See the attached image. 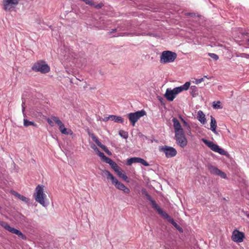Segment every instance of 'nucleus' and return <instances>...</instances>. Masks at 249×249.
I'll return each mask as SVG.
<instances>
[{
  "instance_id": "nucleus-1",
  "label": "nucleus",
  "mask_w": 249,
  "mask_h": 249,
  "mask_svg": "<svg viewBox=\"0 0 249 249\" xmlns=\"http://www.w3.org/2000/svg\"><path fill=\"white\" fill-rule=\"evenodd\" d=\"M190 86V83L187 82L184 85L180 87H176L173 89L168 88L164 96L168 101H172L178 93L188 89Z\"/></svg>"
},
{
  "instance_id": "nucleus-2",
  "label": "nucleus",
  "mask_w": 249,
  "mask_h": 249,
  "mask_svg": "<svg viewBox=\"0 0 249 249\" xmlns=\"http://www.w3.org/2000/svg\"><path fill=\"white\" fill-rule=\"evenodd\" d=\"M103 176H106L107 179H110L112 183L117 189L123 191L126 194L130 193L129 189L126 187L124 184L119 182L108 171L104 170L103 171Z\"/></svg>"
},
{
  "instance_id": "nucleus-3",
  "label": "nucleus",
  "mask_w": 249,
  "mask_h": 249,
  "mask_svg": "<svg viewBox=\"0 0 249 249\" xmlns=\"http://www.w3.org/2000/svg\"><path fill=\"white\" fill-rule=\"evenodd\" d=\"M35 191L34 196L36 201L45 206L46 195L44 193V186L38 185L36 187Z\"/></svg>"
},
{
  "instance_id": "nucleus-4",
  "label": "nucleus",
  "mask_w": 249,
  "mask_h": 249,
  "mask_svg": "<svg viewBox=\"0 0 249 249\" xmlns=\"http://www.w3.org/2000/svg\"><path fill=\"white\" fill-rule=\"evenodd\" d=\"M32 70L35 72L46 73L50 71V68L45 61L40 60L34 63L32 67Z\"/></svg>"
},
{
  "instance_id": "nucleus-5",
  "label": "nucleus",
  "mask_w": 249,
  "mask_h": 249,
  "mask_svg": "<svg viewBox=\"0 0 249 249\" xmlns=\"http://www.w3.org/2000/svg\"><path fill=\"white\" fill-rule=\"evenodd\" d=\"M176 53L169 51H163L160 56V61L163 63H168L173 62L177 58Z\"/></svg>"
},
{
  "instance_id": "nucleus-6",
  "label": "nucleus",
  "mask_w": 249,
  "mask_h": 249,
  "mask_svg": "<svg viewBox=\"0 0 249 249\" xmlns=\"http://www.w3.org/2000/svg\"><path fill=\"white\" fill-rule=\"evenodd\" d=\"M20 0H2V9L6 12H11L19 4Z\"/></svg>"
},
{
  "instance_id": "nucleus-7",
  "label": "nucleus",
  "mask_w": 249,
  "mask_h": 249,
  "mask_svg": "<svg viewBox=\"0 0 249 249\" xmlns=\"http://www.w3.org/2000/svg\"><path fill=\"white\" fill-rule=\"evenodd\" d=\"M202 141L213 151L217 152L222 155L227 156L228 155L227 151L220 148L218 145L214 144L213 142L205 139H202Z\"/></svg>"
},
{
  "instance_id": "nucleus-8",
  "label": "nucleus",
  "mask_w": 249,
  "mask_h": 249,
  "mask_svg": "<svg viewBox=\"0 0 249 249\" xmlns=\"http://www.w3.org/2000/svg\"><path fill=\"white\" fill-rule=\"evenodd\" d=\"M145 115V111L144 110H142L134 113H130L128 114L127 116L131 124L134 126L138 120Z\"/></svg>"
},
{
  "instance_id": "nucleus-9",
  "label": "nucleus",
  "mask_w": 249,
  "mask_h": 249,
  "mask_svg": "<svg viewBox=\"0 0 249 249\" xmlns=\"http://www.w3.org/2000/svg\"><path fill=\"white\" fill-rule=\"evenodd\" d=\"M159 150L160 152H163L166 157L168 158L174 157L177 154V151L175 148L167 145L160 146Z\"/></svg>"
},
{
  "instance_id": "nucleus-10",
  "label": "nucleus",
  "mask_w": 249,
  "mask_h": 249,
  "mask_svg": "<svg viewBox=\"0 0 249 249\" xmlns=\"http://www.w3.org/2000/svg\"><path fill=\"white\" fill-rule=\"evenodd\" d=\"M175 140L177 144L181 147L183 148L187 144V140L185 136L184 131L175 133Z\"/></svg>"
},
{
  "instance_id": "nucleus-11",
  "label": "nucleus",
  "mask_w": 249,
  "mask_h": 249,
  "mask_svg": "<svg viewBox=\"0 0 249 249\" xmlns=\"http://www.w3.org/2000/svg\"><path fill=\"white\" fill-rule=\"evenodd\" d=\"M1 225L9 232L17 235L18 237H19L20 238L23 240L26 239V236L24 234H23L19 230L16 229L14 228L11 227L8 224L5 223H2Z\"/></svg>"
},
{
  "instance_id": "nucleus-12",
  "label": "nucleus",
  "mask_w": 249,
  "mask_h": 249,
  "mask_svg": "<svg viewBox=\"0 0 249 249\" xmlns=\"http://www.w3.org/2000/svg\"><path fill=\"white\" fill-rule=\"evenodd\" d=\"M134 163H140L145 166L149 165V163L144 159L138 157H133L127 159L126 164L129 166Z\"/></svg>"
},
{
  "instance_id": "nucleus-13",
  "label": "nucleus",
  "mask_w": 249,
  "mask_h": 249,
  "mask_svg": "<svg viewBox=\"0 0 249 249\" xmlns=\"http://www.w3.org/2000/svg\"><path fill=\"white\" fill-rule=\"evenodd\" d=\"M244 237L245 236L243 232L235 230L232 232L231 239L234 242L240 243L243 242Z\"/></svg>"
},
{
  "instance_id": "nucleus-14",
  "label": "nucleus",
  "mask_w": 249,
  "mask_h": 249,
  "mask_svg": "<svg viewBox=\"0 0 249 249\" xmlns=\"http://www.w3.org/2000/svg\"><path fill=\"white\" fill-rule=\"evenodd\" d=\"M208 168L212 174L218 175L223 178H226V174L216 167L210 165L208 166Z\"/></svg>"
},
{
  "instance_id": "nucleus-15",
  "label": "nucleus",
  "mask_w": 249,
  "mask_h": 249,
  "mask_svg": "<svg viewBox=\"0 0 249 249\" xmlns=\"http://www.w3.org/2000/svg\"><path fill=\"white\" fill-rule=\"evenodd\" d=\"M172 122L173 123V126L175 129V133H176V132L178 133L184 131L180 123L176 118H173L172 119Z\"/></svg>"
},
{
  "instance_id": "nucleus-16",
  "label": "nucleus",
  "mask_w": 249,
  "mask_h": 249,
  "mask_svg": "<svg viewBox=\"0 0 249 249\" xmlns=\"http://www.w3.org/2000/svg\"><path fill=\"white\" fill-rule=\"evenodd\" d=\"M108 120H111L112 121H114L116 123H119L122 124L123 123L124 121V119L122 117L117 116L113 115H109L106 119V121H107Z\"/></svg>"
},
{
  "instance_id": "nucleus-17",
  "label": "nucleus",
  "mask_w": 249,
  "mask_h": 249,
  "mask_svg": "<svg viewBox=\"0 0 249 249\" xmlns=\"http://www.w3.org/2000/svg\"><path fill=\"white\" fill-rule=\"evenodd\" d=\"M59 126V129L60 131L63 134L68 135V134H72V132L70 129H67L65 127L64 124L61 122V124L58 125Z\"/></svg>"
},
{
  "instance_id": "nucleus-18",
  "label": "nucleus",
  "mask_w": 249,
  "mask_h": 249,
  "mask_svg": "<svg viewBox=\"0 0 249 249\" xmlns=\"http://www.w3.org/2000/svg\"><path fill=\"white\" fill-rule=\"evenodd\" d=\"M211 129L215 134H217L216 128L217 126L216 121L212 116L211 117Z\"/></svg>"
},
{
  "instance_id": "nucleus-19",
  "label": "nucleus",
  "mask_w": 249,
  "mask_h": 249,
  "mask_svg": "<svg viewBox=\"0 0 249 249\" xmlns=\"http://www.w3.org/2000/svg\"><path fill=\"white\" fill-rule=\"evenodd\" d=\"M91 147L94 149V150L97 152L98 156L102 158V159L105 161L106 162V161L107 160V159H108V158L106 157L105 154H104V153L100 151L99 150V149H98V148L95 145H93V146H91Z\"/></svg>"
},
{
  "instance_id": "nucleus-20",
  "label": "nucleus",
  "mask_w": 249,
  "mask_h": 249,
  "mask_svg": "<svg viewBox=\"0 0 249 249\" xmlns=\"http://www.w3.org/2000/svg\"><path fill=\"white\" fill-rule=\"evenodd\" d=\"M198 120L202 123V124H204L206 123V118H205V115L203 113V112L199 110L198 113Z\"/></svg>"
},
{
  "instance_id": "nucleus-21",
  "label": "nucleus",
  "mask_w": 249,
  "mask_h": 249,
  "mask_svg": "<svg viewBox=\"0 0 249 249\" xmlns=\"http://www.w3.org/2000/svg\"><path fill=\"white\" fill-rule=\"evenodd\" d=\"M158 212L164 218L166 219L168 222L169 221V218H172L165 212L163 211L161 209L159 210V211Z\"/></svg>"
},
{
  "instance_id": "nucleus-22",
  "label": "nucleus",
  "mask_w": 249,
  "mask_h": 249,
  "mask_svg": "<svg viewBox=\"0 0 249 249\" xmlns=\"http://www.w3.org/2000/svg\"><path fill=\"white\" fill-rule=\"evenodd\" d=\"M23 124L25 127H27L30 125H33L35 127L37 126L36 124L34 122L29 121L27 120V119H24Z\"/></svg>"
},
{
  "instance_id": "nucleus-23",
  "label": "nucleus",
  "mask_w": 249,
  "mask_h": 249,
  "mask_svg": "<svg viewBox=\"0 0 249 249\" xmlns=\"http://www.w3.org/2000/svg\"><path fill=\"white\" fill-rule=\"evenodd\" d=\"M116 173L120 178H122L124 181H127L128 178L125 174L123 172L121 169Z\"/></svg>"
},
{
  "instance_id": "nucleus-24",
  "label": "nucleus",
  "mask_w": 249,
  "mask_h": 249,
  "mask_svg": "<svg viewBox=\"0 0 249 249\" xmlns=\"http://www.w3.org/2000/svg\"><path fill=\"white\" fill-rule=\"evenodd\" d=\"M169 222L171 223L179 231H180L181 232L182 231V229L179 226H178L177 224V223L174 221V220L172 218H169Z\"/></svg>"
},
{
  "instance_id": "nucleus-25",
  "label": "nucleus",
  "mask_w": 249,
  "mask_h": 249,
  "mask_svg": "<svg viewBox=\"0 0 249 249\" xmlns=\"http://www.w3.org/2000/svg\"><path fill=\"white\" fill-rule=\"evenodd\" d=\"M15 195L17 197H18L19 199L23 201L27 202L28 201V199L27 197H26L25 196L18 194V193H16Z\"/></svg>"
},
{
  "instance_id": "nucleus-26",
  "label": "nucleus",
  "mask_w": 249,
  "mask_h": 249,
  "mask_svg": "<svg viewBox=\"0 0 249 249\" xmlns=\"http://www.w3.org/2000/svg\"><path fill=\"white\" fill-rule=\"evenodd\" d=\"M213 107L215 109L222 108V107L221 105V102L220 101L213 102Z\"/></svg>"
},
{
  "instance_id": "nucleus-27",
  "label": "nucleus",
  "mask_w": 249,
  "mask_h": 249,
  "mask_svg": "<svg viewBox=\"0 0 249 249\" xmlns=\"http://www.w3.org/2000/svg\"><path fill=\"white\" fill-rule=\"evenodd\" d=\"M52 119H53L54 123H55L57 125L61 124V122H62L58 117L52 115Z\"/></svg>"
},
{
  "instance_id": "nucleus-28",
  "label": "nucleus",
  "mask_w": 249,
  "mask_h": 249,
  "mask_svg": "<svg viewBox=\"0 0 249 249\" xmlns=\"http://www.w3.org/2000/svg\"><path fill=\"white\" fill-rule=\"evenodd\" d=\"M151 205L152 206V207L156 209L157 212L159 211L161 208L158 206V205L156 203V201L155 200L152 201L151 203Z\"/></svg>"
},
{
  "instance_id": "nucleus-29",
  "label": "nucleus",
  "mask_w": 249,
  "mask_h": 249,
  "mask_svg": "<svg viewBox=\"0 0 249 249\" xmlns=\"http://www.w3.org/2000/svg\"><path fill=\"white\" fill-rule=\"evenodd\" d=\"M91 138H92V140L97 144L98 146L100 145L101 142L96 136H95L93 134H92Z\"/></svg>"
},
{
  "instance_id": "nucleus-30",
  "label": "nucleus",
  "mask_w": 249,
  "mask_h": 249,
  "mask_svg": "<svg viewBox=\"0 0 249 249\" xmlns=\"http://www.w3.org/2000/svg\"><path fill=\"white\" fill-rule=\"evenodd\" d=\"M106 162L108 163L110 165L111 167H112L113 165H115V164L116 163V162L113 161L111 159L109 158L107 159Z\"/></svg>"
},
{
  "instance_id": "nucleus-31",
  "label": "nucleus",
  "mask_w": 249,
  "mask_h": 249,
  "mask_svg": "<svg viewBox=\"0 0 249 249\" xmlns=\"http://www.w3.org/2000/svg\"><path fill=\"white\" fill-rule=\"evenodd\" d=\"M208 55L209 56H210L211 58H213V59H214L215 60H217L219 58V57L218 56L215 54V53H208Z\"/></svg>"
},
{
  "instance_id": "nucleus-32",
  "label": "nucleus",
  "mask_w": 249,
  "mask_h": 249,
  "mask_svg": "<svg viewBox=\"0 0 249 249\" xmlns=\"http://www.w3.org/2000/svg\"><path fill=\"white\" fill-rule=\"evenodd\" d=\"M111 168L116 172H118L120 170H121V168L117 165L116 163L115 165H113Z\"/></svg>"
},
{
  "instance_id": "nucleus-33",
  "label": "nucleus",
  "mask_w": 249,
  "mask_h": 249,
  "mask_svg": "<svg viewBox=\"0 0 249 249\" xmlns=\"http://www.w3.org/2000/svg\"><path fill=\"white\" fill-rule=\"evenodd\" d=\"M46 120L49 125H50L51 126H54V124L53 119H52V116L50 117V118H47Z\"/></svg>"
},
{
  "instance_id": "nucleus-34",
  "label": "nucleus",
  "mask_w": 249,
  "mask_h": 249,
  "mask_svg": "<svg viewBox=\"0 0 249 249\" xmlns=\"http://www.w3.org/2000/svg\"><path fill=\"white\" fill-rule=\"evenodd\" d=\"M83 1L88 5L90 6L94 5V2L92 0H84Z\"/></svg>"
},
{
  "instance_id": "nucleus-35",
  "label": "nucleus",
  "mask_w": 249,
  "mask_h": 249,
  "mask_svg": "<svg viewBox=\"0 0 249 249\" xmlns=\"http://www.w3.org/2000/svg\"><path fill=\"white\" fill-rule=\"evenodd\" d=\"M92 6L97 9H99V8H101V7H102V6H103V4L102 3H100L99 4L95 5L94 3V5H92Z\"/></svg>"
},
{
  "instance_id": "nucleus-36",
  "label": "nucleus",
  "mask_w": 249,
  "mask_h": 249,
  "mask_svg": "<svg viewBox=\"0 0 249 249\" xmlns=\"http://www.w3.org/2000/svg\"><path fill=\"white\" fill-rule=\"evenodd\" d=\"M239 56H241L242 57H244L247 59H249V54L245 53H241L239 55Z\"/></svg>"
},
{
  "instance_id": "nucleus-37",
  "label": "nucleus",
  "mask_w": 249,
  "mask_h": 249,
  "mask_svg": "<svg viewBox=\"0 0 249 249\" xmlns=\"http://www.w3.org/2000/svg\"><path fill=\"white\" fill-rule=\"evenodd\" d=\"M203 81H204V78H201L200 79H196L195 80V83L196 84H198L201 83Z\"/></svg>"
},
{
  "instance_id": "nucleus-38",
  "label": "nucleus",
  "mask_w": 249,
  "mask_h": 249,
  "mask_svg": "<svg viewBox=\"0 0 249 249\" xmlns=\"http://www.w3.org/2000/svg\"><path fill=\"white\" fill-rule=\"evenodd\" d=\"M121 132L122 131H120L119 132V134L122 136L123 137V138H127L128 137V134L127 133H126L124 131H122V132L123 133H124V135H123L122 134H121Z\"/></svg>"
},
{
  "instance_id": "nucleus-39",
  "label": "nucleus",
  "mask_w": 249,
  "mask_h": 249,
  "mask_svg": "<svg viewBox=\"0 0 249 249\" xmlns=\"http://www.w3.org/2000/svg\"><path fill=\"white\" fill-rule=\"evenodd\" d=\"M146 197H147V199H148V200H149L151 203L152 202V201H154V200H153V199L152 198L151 196L150 195H148V194H146Z\"/></svg>"
},
{
  "instance_id": "nucleus-40",
  "label": "nucleus",
  "mask_w": 249,
  "mask_h": 249,
  "mask_svg": "<svg viewBox=\"0 0 249 249\" xmlns=\"http://www.w3.org/2000/svg\"><path fill=\"white\" fill-rule=\"evenodd\" d=\"M100 147H101L104 151L107 149V147L102 144L101 143H100V145H98Z\"/></svg>"
},
{
  "instance_id": "nucleus-41",
  "label": "nucleus",
  "mask_w": 249,
  "mask_h": 249,
  "mask_svg": "<svg viewBox=\"0 0 249 249\" xmlns=\"http://www.w3.org/2000/svg\"><path fill=\"white\" fill-rule=\"evenodd\" d=\"M179 117L181 119L182 122L184 124L186 125L187 124V122L181 116H180Z\"/></svg>"
},
{
  "instance_id": "nucleus-42",
  "label": "nucleus",
  "mask_w": 249,
  "mask_h": 249,
  "mask_svg": "<svg viewBox=\"0 0 249 249\" xmlns=\"http://www.w3.org/2000/svg\"><path fill=\"white\" fill-rule=\"evenodd\" d=\"M105 152L109 155L111 154V153L108 150L107 148Z\"/></svg>"
},
{
  "instance_id": "nucleus-43",
  "label": "nucleus",
  "mask_w": 249,
  "mask_h": 249,
  "mask_svg": "<svg viewBox=\"0 0 249 249\" xmlns=\"http://www.w3.org/2000/svg\"><path fill=\"white\" fill-rule=\"evenodd\" d=\"M24 103H22V112H24V110H25V107H24Z\"/></svg>"
},
{
  "instance_id": "nucleus-44",
  "label": "nucleus",
  "mask_w": 249,
  "mask_h": 249,
  "mask_svg": "<svg viewBox=\"0 0 249 249\" xmlns=\"http://www.w3.org/2000/svg\"><path fill=\"white\" fill-rule=\"evenodd\" d=\"M116 31V29H113L112 31L110 33L115 32Z\"/></svg>"
},
{
  "instance_id": "nucleus-45",
  "label": "nucleus",
  "mask_w": 249,
  "mask_h": 249,
  "mask_svg": "<svg viewBox=\"0 0 249 249\" xmlns=\"http://www.w3.org/2000/svg\"><path fill=\"white\" fill-rule=\"evenodd\" d=\"M73 54H74V53H72V55H71L72 58L74 57V56H73Z\"/></svg>"
},
{
  "instance_id": "nucleus-46",
  "label": "nucleus",
  "mask_w": 249,
  "mask_h": 249,
  "mask_svg": "<svg viewBox=\"0 0 249 249\" xmlns=\"http://www.w3.org/2000/svg\"><path fill=\"white\" fill-rule=\"evenodd\" d=\"M204 78H207V76H204Z\"/></svg>"
},
{
  "instance_id": "nucleus-47",
  "label": "nucleus",
  "mask_w": 249,
  "mask_h": 249,
  "mask_svg": "<svg viewBox=\"0 0 249 249\" xmlns=\"http://www.w3.org/2000/svg\"><path fill=\"white\" fill-rule=\"evenodd\" d=\"M247 216L249 217V213L247 215Z\"/></svg>"
},
{
  "instance_id": "nucleus-48",
  "label": "nucleus",
  "mask_w": 249,
  "mask_h": 249,
  "mask_svg": "<svg viewBox=\"0 0 249 249\" xmlns=\"http://www.w3.org/2000/svg\"><path fill=\"white\" fill-rule=\"evenodd\" d=\"M248 42H249V39H248Z\"/></svg>"
}]
</instances>
